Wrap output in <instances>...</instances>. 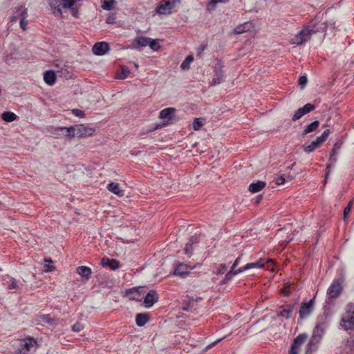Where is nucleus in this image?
<instances>
[{
	"instance_id": "f257e3e1",
	"label": "nucleus",
	"mask_w": 354,
	"mask_h": 354,
	"mask_svg": "<svg viewBox=\"0 0 354 354\" xmlns=\"http://www.w3.org/2000/svg\"><path fill=\"white\" fill-rule=\"evenodd\" d=\"M319 30L315 29V25L312 21L311 24L305 27L303 30L299 32L290 40V43L296 45H301L304 42L310 39L311 35L317 32Z\"/></svg>"
},
{
	"instance_id": "f03ea898",
	"label": "nucleus",
	"mask_w": 354,
	"mask_h": 354,
	"mask_svg": "<svg viewBox=\"0 0 354 354\" xmlns=\"http://www.w3.org/2000/svg\"><path fill=\"white\" fill-rule=\"evenodd\" d=\"M66 131L68 133V138H72L75 136H91L94 133L95 129L91 127H86L84 124H80L79 126H71L66 129Z\"/></svg>"
},
{
	"instance_id": "7ed1b4c3",
	"label": "nucleus",
	"mask_w": 354,
	"mask_h": 354,
	"mask_svg": "<svg viewBox=\"0 0 354 354\" xmlns=\"http://www.w3.org/2000/svg\"><path fill=\"white\" fill-rule=\"evenodd\" d=\"M77 0H48V4L55 15H61L64 8L73 9Z\"/></svg>"
},
{
	"instance_id": "20e7f679",
	"label": "nucleus",
	"mask_w": 354,
	"mask_h": 354,
	"mask_svg": "<svg viewBox=\"0 0 354 354\" xmlns=\"http://www.w3.org/2000/svg\"><path fill=\"white\" fill-rule=\"evenodd\" d=\"M37 346V340L33 337H28L20 341L18 351L20 354H28L35 352Z\"/></svg>"
},
{
	"instance_id": "39448f33",
	"label": "nucleus",
	"mask_w": 354,
	"mask_h": 354,
	"mask_svg": "<svg viewBox=\"0 0 354 354\" xmlns=\"http://www.w3.org/2000/svg\"><path fill=\"white\" fill-rule=\"evenodd\" d=\"M343 287L339 280H334L327 290V294L331 299L337 298L342 293Z\"/></svg>"
},
{
	"instance_id": "423d86ee",
	"label": "nucleus",
	"mask_w": 354,
	"mask_h": 354,
	"mask_svg": "<svg viewBox=\"0 0 354 354\" xmlns=\"http://www.w3.org/2000/svg\"><path fill=\"white\" fill-rule=\"evenodd\" d=\"M306 339L307 335L304 333L299 334L296 338L294 339L288 354H298L300 351L301 345L304 343Z\"/></svg>"
},
{
	"instance_id": "0eeeda50",
	"label": "nucleus",
	"mask_w": 354,
	"mask_h": 354,
	"mask_svg": "<svg viewBox=\"0 0 354 354\" xmlns=\"http://www.w3.org/2000/svg\"><path fill=\"white\" fill-rule=\"evenodd\" d=\"M315 304V297L311 299L307 303H301L300 309L299 311V317L301 319H306L313 312Z\"/></svg>"
},
{
	"instance_id": "6e6552de",
	"label": "nucleus",
	"mask_w": 354,
	"mask_h": 354,
	"mask_svg": "<svg viewBox=\"0 0 354 354\" xmlns=\"http://www.w3.org/2000/svg\"><path fill=\"white\" fill-rule=\"evenodd\" d=\"M200 241V236L194 234L189 239L184 248L185 254L190 257L194 250L198 247Z\"/></svg>"
},
{
	"instance_id": "1a4fd4ad",
	"label": "nucleus",
	"mask_w": 354,
	"mask_h": 354,
	"mask_svg": "<svg viewBox=\"0 0 354 354\" xmlns=\"http://www.w3.org/2000/svg\"><path fill=\"white\" fill-rule=\"evenodd\" d=\"M109 50V46L105 41L96 42L93 48V54L97 55H103Z\"/></svg>"
},
{
	"instance_id": "9d476101",
	"label": "nucleus",
	"mask_w": 354,
	"mask_h": 354,
	"mask_svg": "<svg viewBox=\"0 0 354 354\" xmlns=\"http://www.w3.org/2000/svg\"><path fill=\"white\" fill-rule=\"evenodd\" d=\"M68 129V127H50L48 128V132L50 133V135L55 138H60L63 136L68 137V133L66 131V129Z\"/></svg>"
},
{
	"instance_id": "9b49d317",
	"label": "nucleus",
	"mask_w": 354,
	"mask_h": 354,
	"mask_svg": "<svg viewBox=\"0 0 354 354\" xmlns=\"http://www.w3.org/2000/svg\"><path fill=\"white\" fill-rule=\"evenodd\" d=\"M192 269L189 266L184 263H178L175 268L174 274L176 276L185 277L189 273V270Z\"/></svg>"
},
{
	"instance_id": "f8f14e48",
	"label": "nucleus",
	"mask_w": 354,
	"mask_h": 354,
	"mask_svg": "<svg viewBox=\"0 0 354 354\" xmlns=\"http://www.w3.org/2000/svg\"><path fill=\"white\" fill-rule=\"evenodd\" d=\"M158 300V295L154 290L148 292L144 298V304L146 308H151Z\"/></svg>"
},
{
	"instance_id": "ddd939ff",
	"label": "nucleus",
	"mask_w": 354,
	"mask_h": 354,
	"mask_svg": "<svg viewBox=\"0 0 354 354\" xmlns=\"http://www.w3.org/2000/svg\"><path fill=\"white\" fill-rule=\"evenodd\" d=\"M339 325L346 331L354 330V316L342 317Z\"/></svg>"
},
{
	"instance_id": "4468645a",
	"label": "nucleus",
	"mask_w": 354,
	"mask_h": 354,
	"mask_svg": "<svg viewBox=\"0 0 354 354\" xmlns=\"http://www.w3.org/2000/svg\"><path fill=\"white\" fill-rule=\"evenodd\" d=\"M156 12L159 15H169L171 14V8H169V2L162 0L156 8Z\"/></svg>"
},
{
	"instance_id": "2eb2a0df",
	"label": "nucleus",
	"mask_w": 354,
	"mask_h": 354,
	"mask_svg": "<svg viewBox=\"0 0 354 354\" xmlns=\"http://www.w3.org/2000/svg\"><path fill=\"white\" fill-rule=\"evenodd\" d=\"M76 272L82 277L84 281H88L92 274L91 269L89 267L84 266H78L76 269Z\"/></svg>"
},
{
	"instance_id": "dca6fc26",
	"label": "nucleus",
	"mask_w": 354,
	"mask_h": 354,
	"mask_svg": "<svg viewBox=\"0 0 354 354\" xmlns=\"http://www.w3.org/2000/svg\"><path fill=\"white\" fill-rule=\"evenodd\" d=\"M101 264L103 267H109L112 270H115L119 268V262L116 259H110L107 257H103L101 260Z\"/></svg>"
},
{
	"instance_id": "f3484780",
	"label": "nucleus",
	"mask_w": 354,
	"mask_h": 354,
	"mask_svg": "<svg viewBox=\"0 0 354 354\" xmlns=\"http://www.w3.org/2000/svg\"><path fill=\"white\" fill-rule=\"evenodd\" d=\"M253 28V25L251 22L247 21L244 24H239L234 28L233 32L236 35L241 34L250 31Z\"/></svg>"
},
{
	"instance_id": "a211bd4d",
	"label": "nucleus",
	"mask_w": 354,
	"mask_h": 354,
	"mask_svg": "<svg viewBox=\"0 0 354 354\" xmlns=\"http://www.w3.org/2000/svg\"><path fill=\"white\" fill-rule=\"evenodd\" d=\"M281 310L277 313L278 316L283 317L286 319L290 318L293 309H294V305L289 304L286 306H282L280 307Z\"/></svg>"
},
{
	"instance_id": "6ab92c4d",
	"label": "nucleus",
	"mask_w": 354,
	"mask_h": 354,
	"mask_svg": "<svg viewBox=\"0 0 354 354\" xmlns=\"http://www.w3.org/2000/svg\"><path fill=\"white\" fill-rule=\"evenodd\" d=\"M266 185V182L262 180H258L256 183H252L249 185L248 190L251 193H257L265 188Z\"/></svg>"
},
{
	"instance_id": "aec40b11",
	"label": "nucleus",
	"mask_w": 354,
	"mask_h": 354,
	"mask_svg": "<svg viewBox=\"0 0 354 354\" xmlns=\"http://www.w3.org/2000/svg\"><path fill=\"white\" fill-rule=\"evenodd\" d=\"M322 143L323 142H321L319 138L317 137V139L313 141L311 143H305L303 145V148L306 152L310 153L319 148Z\"/></svg>"
},
{
	"instance_id": "412c9836",
	"label": "nucleus",
	"mask_w": 354,
	"mask_h": 354,
	"mask_svg": "<svg viewBox=\"0 0 354 354\" xmlns=\"http://www.w3.org/2000/svg\"><path fill=\"white\" fill-rule=\"evenodd\" d=\"M17 12L21 16L19 21L20 27L23 30H26L28 24V21L26 19L27 17L26 9L24 7H21L17 10Z\"/></svg>"
},
{
	"instance_id": "4be33fe9",
	"label": "nucleus",
	"mask_w": 354,
	"mask_h": 354,
	"mask_svg": "<svg viewBox=\"0 0 354 354\" xmlns=\"http://www.w3.org/2000/svg\"><path fill=\"white\" fill-rule=\"evenodd\" d=\"M239 260V257H238L235 259L231 270L225 274V278L223 279V283H227L232 279V277L234 275H236L238 273H240L239 272V270L236 271H234V268L238 264Z\"/></svg>"
},
{
	"instance_id": "5701e85b",
	"label": "nucleus",
	"mask_w": 354,
	"mask_h": 354,
	"mask_svg": "<svg viewBox=\"0 0 354 354\" xmlns=\"http://www.w3.org/2000/svg\"><path fill=\"white\" fill-rule=\"evenodd\" d=\"M44 80L48 85H53L56 81V75L53 71H47L44 74Z\"/></svg>"
},
{
	"instance_id": "b1692460",
	"label": "nucleus",
	"mask_w": 354,
	"mask_h": 354,
	"mask_svg": "<svg viewBox=\"0 0 354 354\" xmlns=\"http://www.w3.org/2000/svg\"><path fill=\"white\" fill-rule=\"evenodd\" d=\"M107 189L111 192L118 195V196H122L123 195V190L121 189L120 185L118 183H111L108 184Z\"/></svg>"
},
{
	"instance_id": "393cba45",
	"label": "nucleus",
	"mask_w": 354,
	"mask_h": 354,
	"mask_svg": "<svg viewBox=\"0 0 354 354\" xmlns=\"http://www.w3.org/2000/svg\"><path fill=\"white\" fill-rule=\"evenodd\" d=\"M149 320V316L147 313H139L136 317V323L138 326H145Z\"/></svg>"
},
{
	"instance_id": "a878e982",
	"label": "nucleus",
	"mask_w": 354,
	"mask_h": 354,
	"mask_svg": "<svg viewBox=\"0 0 354 354\" xmlns=\"http://www.w3.org/2000/svg\"><path fill=\"white\" fill-rule=\"evenodd\" d=\"M264 266V263L261 262V261H258L254 263H250L246 264L245 266L241 267L239 268V272H243L245 270H247L248 269L251 268H263Z\"/></svg>"
},
{
	"instance_id": "bb28decb",
	"label": "nucleus",
	"mask_w": 354,
	"mask_h": 354,
	"mask_svg": "<svg viewBox=\"0 0 354 354\" xmlns=\"http://www.w3.org/2000/svg\"><path fill=\"white\" fill-rule=\"evenodd\" d=\"M176 109L174 108H166L160 112V118L164 120H169L174 113Z\"/></svg>"
},
{
	"instance_id": "cd10ccee",
	"label": "nucleus",
	"mask_w": 354,
	"mask_h": 354,
	"mask_svg": "<svg viewBox=\"0 0 354 354\" xmlns=\"http://www.w3.org/2000/svg\"><path fill=\"white\" fill-rule=\"evenodd\" d=\"M17 115L11 111H5L1 114V118L7 122H11L17 119Z\"/></svg>"
},
{
	"instance_id": "c85d7f7f",
	"label": "nucleus",
	"mask_w": 354,
	"mask_h": 354,
	"mask_svg": "<svg viewBox=\"0 0 354 354\" xmlns=\"http://www.w3.org/2000/svg\"><path fill=\"white\" fill-rule=\"evenodd\" d=\"M326 324L324 323H319L316 325V331L315 330L313 333V337L316 338L317 336L319 337V339H321L322 335L324 333L326 330Z\"/></svg>"
},
{
	"instance_id": "c756f323",
	"label": "nucleus",
	"mask_w": 354,
	"mask_h": 354,
	"mask_svg": "<svg viewBox=\"0 0 354 354\" xmlns=\"http://www.w3.org/2000/svg\"><path fill=\"white\" fill-rule=\"evenodd\" d=\"M354 316V304L349 302L344 308V312L342 317H353Z\"/></svg>"
},
{
	"instance_id": "7c9ffc66",
	"label": "nucleus",
	"mask_w": 354,
	"mask_h": 354,
	"mask_svg": "<svg viewBox=\"0 0 354 354\" xmlns=\"http://www.w3.org/2000/svg\"><path fill=\"white\" fill-rule=\"evenodd\" d=\"M319 125V122L317 120L313 121L310 124L307 125L304 130L303 135L305 136L310 132L315 131Z\"/></svg>"
},
{
	"instance_id": "2f4dec72",
	"label": "nucleus",
	"mask_w": 354,
	"mask_h": 354,
	"mask_svg": "<svg viewBox=\"0 0 354 354\" xmlns=\"http://www.w3.org/2000/svg\"><path fill=\"white\" fill-rule=\"evenodd\" d=\"M149 41L150 37L140 36L137 37L135 39L134 42L139 46L145 47L148 46Z\"/></svg>"
},
{
	"instance_id": "473e14b6",
	"label": "nucleus",
	"mask_w": 354,
	"mask_h": 354,
	"mask_svg": "<svg viewBox=\"0 0 354 354\" xmlns=\"http://www.w3.org/2000/svg\"><path fill=\"white\" fill-rule=\"evenodd\" d=\"M7 282L9 283L8 286V289L10 291L16 292L19 288L18 282L15 279L12 277H8V281Z\"/></svg>"
},
{
	"instance_id": "72a5a7b5",
	"label": "nucleus",
	"mask_w": 354,
	"mask_h": 354,
	"mask_svg": "<svg viewBox=\"0 0 354 354\" xmlns=\"http://www.w3.org/2000/svg\"><path fill=\"white\" fill-rule=\"evenodd\" d=\"M39 320L40 322L46 323L50 326H53L55 324V319L52 318L50 315H41L39 317Z\"/></svg>"
},
{
	"instance_id": "f704fd0d",
	"label": "nucleus",
	"mask_w": 354,
	"mask_h": 354,
	"mask_svg": "<svg viewBox=\"0 0 354 354\" xmlns=\"http://www.w3.org/2000/svg\"><path fill=\"white\" fill-rule=\"evenodd\" d=\"M194 57L192 55H188L185 60L182 62L180 68L183 70H187L189 68L190 64L193 62Z\"/></svg>"
},
{
	"instance_id": "c9c22d12",
	"label": "nucleus",
	"mask_w": 354,
	"mask_h": 354,
	"mask_svg": "<svg viewBox=\"0 0 354 354\" xmlns=\"http://www.w3.org/2000/svg\"><path fill=\"white\" fill-rule=\"evenodd\" d=\"M344 349L348 353H351L354 351V339L352 337L348 339Z\"/></svg>"
},
{
	"instance_id": "e433bc0d",
	"label": "nucleus",
	"mask_w": 354,
	"mask_h": 354,
	"mask_svg": "<svg viewBox=\"0 0 354 354\" xmlns=\"http://www.w3.org/2000/svg\"><path fill=\"white\" fill-rule=\"evenodd\" d=\"M221 2V0H209L207 5V9L212 12L215 10L216 5Z\"/></svg>"
},
{
	"instance_id": "4c0bfd02",
	"label": "nucleus",
	"mask_w": 354,
	"mask_h": 354,
	"mask_svg": "<svg viewBox=\"0 0 354 354\" xmlns=\"http://www.w3.org/2000/svg\"><path fill=\"white\" fill-rule=\"evenodd\" d=\"M306 113L304 111V110L301 109V108H299V109H297L295 113H294V115H292V121H296L299 119H300L303 115H304Z\"/></svg>"
},
{
	"instance_id": "58836bf2",
	"label": "nucleus",
	"mask_w": 354,
	"mask_h": 354,
	"mask_svg": "<svg viewBox=\"0 0 354 354\" xmlns=\"http://www.w3.org/2000/svg\"><path fill=\"white\" fill-rule=\"evenodd\" d=\"M148 46L153 50H158L160 48V46L157 41L156 39L150 38V41H149Z\"/></svg>"
},
{
	"instance_id": "ea45409f",
	"label": "nucleus",
	"mask_w": 354,
	"mask_h": 354,
	"mask_svg": "<svg viewBox=\"0 0 354 354\" xmlns=\"http://www.w3.org/2000/svg\"><path fill=\"white\" fill-rule=\"evenodd\" d=\"M308 82L307 77L305 75H301L298 79V84L301 86V88L303 89Z\"/></svg>"
},
{
	"instance_id": "a19ab883",
	"label": "nucleus",
	"mask_w": 354,
	"mask_h": 354,
	"mask_svg": "<svg viewBox=\"0 0 354 354\" xmlns=\"http://www.w3.org/2000/svg\"><path fill=\"white\" fill-rule=\"evenodd\" d=\"M192 126H193V129L194 130L198 131L203 126V123L200 119L196 118V119H194V120L193 122Z\"/></svg>"
},
{
	"instance_id": "79ce46f5",
	"label": "nucleus",
	"mask_w": 354,
	"mask_h": 354,
	"mask_svg": "<svg viewBox=\"0 0 354 354\" xmlns=\"http://www.w3.org/2000/svg\"><path fill=\"white\" fill-rule=\"evenodd\" d=\"M352 205H353V202L350 201L348 203V205L344 208V213H343V217H344V220L346 219L349 212H351V209Z\"/></svg>"
},
{
	"instance_id": "37998d69",
	"label": "nucleus",
	"mask_w": 354,
	"mask_h": 354,
	"mask_svg": "<svg viewBox=\"0 0 354 354\" xmlns=\"http://www.w3.org/2000/svg\"><path fill=\"white\" fill-rule=\"evenodd\" d=\"M315 106L312 104L308 103L306 105H304L301 109L304 110L305 113H308L310 111H313L315 109Z\"/></svg>"
},
{
	"instance_id": "c03bdc74",
	"label": "nucleus",
	"mask_w": 354,
	"mask_h": 354,
	"mask_svg": "<svg viewBox=\"0 0 354 354\" xmlns=\"http://www.w3.org/2000/svg\"><path fill=\"white\" fill-rule=\"evenodd\" d=\"M337 155V151L336 150L335 148H333L330 151V160L333 163H335L337 161V158H336Z\"/></svg>"
},
{
	"instance_id": "a18cd8bd",
	"label": "nucleus",
	"mask_w": 354,
	"mask_h": 354,
	"mask_svg": "<svg viewBox=\"0 0 354 354\" xmlns=\"http://www.w3.org/2000/svg\"><path fill=\"white\" fill-rule=\"evenodd\" d=\"M115 2V0H109L103 5V8L106 10H110L112 8L113 4Z\"/></svg>"
},
{
	"instance_id": "49530a36",
	"label": "nucleus",
	"mask_w": 354,
	"mask_h": 354,
	"mask_svg": "<svg viewBox=\"0 0 354 354\" xmlns=\"http://www.w3.org/2000/svg\"><path fill=\"white\" fill-rule=\"evenodd\" d=\"M84 328L82 324L80 322H76L72 326V330L74 332H80Z\"/></svg>"
},
{
	"instance_id": "de8ad7c7",
	"label": "nucleus",
	"mask_w": 354,
	"mask_h": 354,
	"mask_svg": "<svg viewBox=\"0 0 354 354\" xmlns=\"http://www.w3.org/2000/svg\"><path fill=\"white\" fill-rule=\"evenodd\" d=\"M330 133V131L329 129L324 130V132L322 133V136L318 137L319 138L320 141L324 142L326 140V138L328 137Z\"/></svg>"
},
{
	"instance_id": "09e8293b",
	"label": "nucleus",
	"mask_w": 354,
	"mask_h": 354,
	"mask_svg": "<svg viewBox=\"0 0 354 354\" xmlns=\"http://www.w3.org/2000/svg\"><path fill=\"white\" fill-rule=\"evenodd\" d=\"M169 3V8L171 10L176 6L177 3H180V0H166Z\"/></svg>"
},
{
	"instance_id": "8fccbe9b",
	"label": "nucleus",
	"mask_w": 354,
	"mask_h": 354,
	"mask_svg": "<svg viewBox=\"0 0 354 354\" xmlns=\"http://www.w3.org/2000/svg\"><path fill=\"white\" fill-rule=\"evenodd\" d=\"M73 113L76 115V116H78V117H80V118H82L84 114V112L82 111H81L80 109H73Z\"/></svg>"
},
{
	"instance_id": "3c124183",
	"label": "nucleus",
	"mask_w": 354,
	"mask_h": 354,
	"mask_svg": "<svg viewBox=\"0 0 354 354\" xmlns=\"http://www.w3.org/2000/svg\"><path fill=\"white\" fill-rule=\"evenodd\" d=\"M285 182V178L283 176H279L276 179V184L278 185L283 184Z\"/></svg>"
},
{
	"instance_id": "603ef678",
	"label": "nucleus",
	"mask_w": 354,
	"mask_h": 354,
	"mask_svg": "<svg viewBox=\"0 0 354 354\" xmlns=\"http://www.w3.org/2000/svg\"><path fill=\"white\" fill-rule=\"evenodd\" d=\"M122 73H123V76L122 77V78H126L127 77V73H129V71L128 70H126L124 68H122Z\"/></svg>"
},
{
	"instance_id": "864d4df0",
	"label": "nucleus",
	"mask_w": 354,
	"mask_h": 354,
	"mask_svg": "<svg viewBox=\"0 0 354 354\" xmlns=\"http://www.w3.org/2000/svg\"><path fill=\"white\" fill-rule=\"evenodd\" d=\"M340 147H341V145H340L339 144H338V143H335V144L334 145V146H333V148H335V149H336V150L337 151L338 149H340Z\"/></svg>"
},
{
	"instance_id": "5fc2aeb1",
	"label": "nucleus",
	"mask_w": 354,
	"mask_h": 354,
	"mask_svg": "<svg viewBox=\"0 0 354 354\" xmlns=\"http://www.w3.org/2000/svg\"><path fill=\"white\" fill-rule=\"evenodd\" d=\"M286 289L287 288H285L284 290H283V292L286 295H290V292L286 291Z\"/></svg>"
},
{
	"instance_id": "6e6d98bb",
	"label": "nucleus",
	"mask_w": 354,
	"mask_h": 354,
	"mask_svg": "<svg viewBox=\"0 0 354 354\" xmlns=\"http://www.w3.org/2000/svg\"><path fill=\"white\" fill-rule=\"evenodd\" d=\"M220 341H221V339H217L216 341H215V342L212 344V345H214L216 343H217V342H220Z\"/></svg>"
},
{
	"instance_id": "4d7b16f0",
	"label": "nucleus",
	"mask_w": 354,
	"mask_h": 354,
	"mask_svg": "<svg viewBox=\"0 0 354 354\" xmlns=\"http://www.w3.org/2000/svg\"><path fill=\"white\" fill-rule=\"evenodd\" d=\"M228 1H229V0H223V3H227V2H228Z\"/></svg>"
},
{
	"instance_id": "13d9d810",
	"label": "nucleus",
	"mask_w": 354,
	"mask_h": 354,
	"mask_svg": "<svg viewBox=\"0 0 354 354\" xmlns=\"http://www.w3.org/2000/svg\"><path fill=\"white\" fill-rule=\"evenodd\" d=\"M212 346V344L209 345L208 346H207V348H211Z\"/></svg>"
},
{
	"instance_id": "bf43d9fd",
	"label": "nucleus",
	"mask_w": 354,
	"mask_h": 354,
	"mask_svg": "<svg viewBox=\"0 0 354 354\" xmlns=\"http://www.w3.org/2000/svg\"><path fill=\"white\" fill-rule=\"evenodd\" d=\"M328 173H329V171L328 172L326 173V176H328Z\"/></svg>"
},
{
	"instance_id": "052dcab7",
	"label": "nucleus",
	"mask_w": 354,
	"mask_h": 354,
	"mask_svg": "<svg viewBox=\"0 0 354 354\" xmlns=\"http://www.w3.org/2000/svg\"><path fill=\"white\" fill-rule=\"evenodd\" d=\"M225 267V266L223 264V266H222L223 269H224Z\"/></svg>"
},
{
	"instance_id": "680f3d73",
	"label": "nucleus",
	"mask_w": 354,
	"mask_h": 354,
	"mask_svg": "<svg viewBox=\"0 0 354 354\" xmlns=\"http://www.w3.org/2000/svg\"><path fill=\"white\" fill-rule=\"evenodd\" d=\"M1 271V269H0V272Z\"/></svg>"
}]
</instances>
